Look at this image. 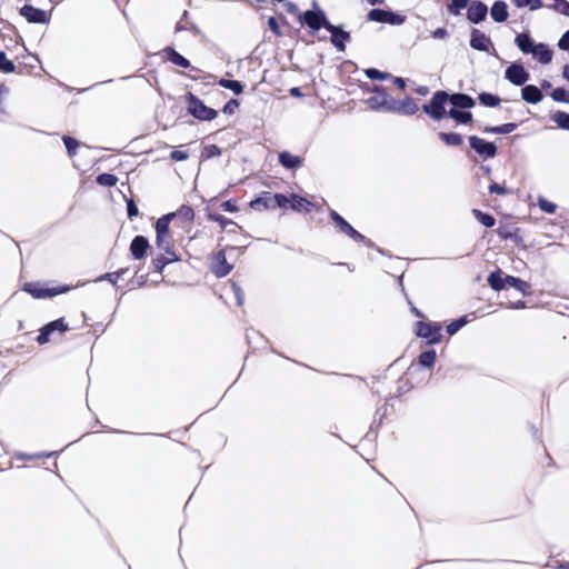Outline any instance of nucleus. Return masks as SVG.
I'll use <instances>...</instances> for the list:
<instances>
[{
    "label": "nucleus",
    "mask_w": 569,
    "mask_h": 569,
    "mask_svg": "<svg viewBox=\"0 0 569 569\" xmlns=\"http://www.w3.org/2000/svg\"><path fill=\"white\" fill-rule=\"evenodd\" d=\"M542 0H530V10L535 11L542 8Z\"/></svg>",
    "instance_id": "60"
},
{
    "label": "nucleus",
    "mask_w": 569,
    "mask_h": 569,
    "mask_svg": "<svg viewBox=\"0 0 569 569\" xmlns=\"http://www.w3.org/2000/svg\"><path fill=\"white\" fill-rule=\"evenodd\" d=\"M227 289L226 293H221L220 297L232 296L236 299L238 306H242L243 303V295L240 290V287H224Z\"/></svg>",
    "instance_id": "37"
},
{
    "label": "nucleus",
    "mask_w": 569,
    "mask_h": 569,
    "mask_svg": "<svg viewBox=\"0 0 569 569\" xmlns=\"http://www.w3.org/2000/svg\"><path fill=\"white\" fill-rule=\"evenodd\" d=\"M498 291V297L506 299L501 302L507 308L520 309L536 307L539 302L533 299L531 287H492Z\"/></svg>",
    "instance_id": "2"
},
{
    "label": "nucleus",
    "mask_w": 569,
    "mask_h": 569,
    "mask_svg": "<svg viewBox=\"0 0 569 569\" xmlns=\"http://www.w3.org/2000/svg\"><path fill=\"white\" fill-rule=\"evenodd\" d=\"M365 73L370 79L386 80L389 78L388 73L381 72L378 69L373 68L366 69Z\"/></svg>",
    "instance_id": "48"
},
{
    "label": "nucleus",
    "mask_w": 569,
    "mask_h": 569,
    "mask_svg": "<svg viewBox=\"0 0 569 569\" xmlns=\"http://www.w3.org/2000/svg\"><path fill=\"white\" fill-rule=\"evenodd\" d=\"M458 107H452V109L449 111V116L455 119L459 123H467L471 121L472 116L468 111H461L457 109Z\"/></svg>",
    "instance_id": "31"
},
{
    "label": "nucleus",
    "mask_w": 569,
    "mask_h": 569,
    "mask_svg": "<svg viewBox=\"0 0 569 569\" xmlns=\"http://www.w3.org/2000/svg\"><path fill=\"white\" fill-rule=\"evenodd\" d=\"M171 159L176 161H183L188 159V153L181 150H174L171 152Z\"/></svg>",
    "instance_id": "52"
},
{
    "label": "nucleus",
    "mask_w": 569,
    "mask_h": 569,
    "mask_svg": "<svg viewBox=\"0 0 569 569\" xmlns=\"http://www.w3.org/2000/svg\"><path fill=\"white\" fill-rule=\"evenodd\" d=\"M491 18L497 22H503L508 19V6L505 1H496L490 10Z\"/></svg>",
    "instance_id": "24"
},
{
    "label": "nucleus",
    "mask_w": 569,
    "mask_h": 569,
    "mask_svg": "<svg viewBox=\"0 0 569 569\" xmlns=\"http://www.w3.org/2000/svg\"><path fill=\"white\" fill-rule=\"evenodd\" d=\"M238 101L237 100H230L224 107H223V112L224 113H233L234 110L238 108Z\"/></svg>",
    "instance_id": "54"
},
{
    "label": "nucleus",
    "mask_w": 569,
    "mask_h": 569,
    "mask_svg": "<svg viewBox=\"0 0 569 569\" xmlns=\"http://www.w3.org/2000/svg\"><path fill=\"white\" fill-rule=\"evenodd\" d=\"M119 273H107L103 278V280H107L109 282L116 283L119 280Z\"/></svg>",
    "instance_id": "59"
},
{
    "label": "nucleus",
    "mask_w": 569,
    "mask_h": 569,
    "mask_svg": "<svg viewBox=\"0 0 569 569\" xmlns=\"http://www.w3.org/2000/svg\"><path fill=\"white\" fill-rule=\"evenodd\" d=\"M562 77L569 81V66H565L563 69H562Z\"/></svg>",
    "instance_id": "63"
},
{
    "label": "nucleus",
    "mask_w": 569,
    "mask_h": 569,
    "mask_svg": "<svg viewBox=\"0 0 569 569\" xmlns=\"http://www.w3.org/2000/svg\"><path fill=\"white\" fill-rule=\"evenodd\" d=\"M472 213L476 217V219L480 223H482L483 226H486V227H493L495 226L496 220H495V218L492 216L483 213V212H481L480 210H477V209L472 210Z\"/></svg>",
    "instance_id": "36"
},
{
    "label": "nucleus",
    "mask_w": 569,
    "mask_h": 569,
    "mask_svg": "<svg viewBox=\"0 0 569 569\" xmlns=\"http://www.w3.org/2000/svg\"><path fill=\"white\" fill-rule=\"evenodd\" d=\"M552 9L562 16L569 17V2L566 0H557Z\"/></svg>",
    "instance_id": "46"
},
{
    "label": "nucleus",
    "mask_w": 569,
    "mask_h": 569,
    "mask_svg": "<svg viewBox=\"0 0 569 569\" xmlns=\"http://www.w3.org/2000/svg\"><path fill=\"white\" fill-rule=\"evenodd\" d=\"M516 128H517L516 123H505L500 127L487 129L486 131L491 132V133L508 134V133H511L512 131H515Z\"/></svg>",
    "instance_id": "40"
},
{
    "label": "nucleus",
    "mask_w": 569,
    "mask_h": 569,
    "mask_svg": "<svg viewBox=\"0 0 569 569\" xmlns=\"http://www.w3.org/2000/svg\"><path fill=\"white\" fill-rule=\"evenodd\" d=\"M63 142H64L66 148L68 149L70 156H72L73 152H74V149L78 146V141L72 139V138H70V137H64L63 138Z\"/></svg>",
    "instance_id": "49"
},
{
    "label": "nucleus",
    "mask_w": 569,
    "mask_h": 569,
    "mask_svg": "<svg viewBox=\"0 0 569 569\" xmlns=\"http://www.w3.org/2000/svg\"><path fill=\"white\" fill-rule=\"evenodd\" d=\"M188 110L199 120L209 121L217 117V111L207 107L200 99L192 94L188 97Z\"/></svg>",
    "instance_id": "6"
},
{
    "label": "nucleus",
    "mask_w": 569,
    "mask_h": 569,
    "mask_svg": "<svg viewBox=\"0 0 569 569\" xmlns=\"http://www.w3.org/2000/svg\"><path fill=\"white\" fill-rule=\"evenodd\" d=\"M148 248L149 242L147 238L142 236L134 237L130 244V251L136 259H142L146 256Z\"/></svg>",
    "instance_id": "19"
},
{
    "label": "nucleus",
    "mask_w": 569,
    "mask_h": 569,
    "mask_svg": "<svg viewBox=\"0 0 569 569\" xmlns=\"http://www.w3.org/2000/svg\"><path fill=\"white\" fill-rule=\"evenodd\" d=\"M468 317L467 316H463L455 321H452L451 323H449L447 326V332L450 335V336H453L455 333H457L462 327H465L467 323H468Z\"/></svg>",
    "instance_id": "35"
},
{
    "label": "nucleus",
    "mask_w": 569,
    "mask_h": 569,
    "mask_svg": "<svg viewBox=\"0 0 569 569\" xmlns=\"http://www.w3.org/2000/svg\"><path fill=\"white\" fill-rule=\"evenodd\" d=\"M551 98L558 102L569 103V91L565 90L563 88H556L551 92Z\"/></svg>",
    "instance_id": "43"
},
{
    "label": "nucleus",
    "mask_w": 569,
    "mask_h": 569,
    "mask_svg": "<svg viewBox=\"0 0 569 569\" xmlns=\"http://www.w3.org/2000/svg\"><path fill=\"white\" fill-rule=\"evenodd\" d=\"M470 146L475 149L480 156L486 158H492L496 154L497 148L495 143L485 141L478 137L470 138Z\"/></svg>",
    "instance_id": "13"
},
{
    "label": "nucleus",
    "mask_w": 569,
    "mask_h": 569,
    "mask_svg": "<svg viewBox=\"0 0 569 569\" xmlns=\"http://www.w3.org/2000/svg\"><path fill=\"white\" fill-rule=\"evenodd\" d=\"M532 57L538 60L540 63L548 64L551 62L553 52L549 49V47L542 42L537 43L535 52Z\"/></svg>",
    "instance_id": "23"
},
{
    "label": "nucleus",
    "mask_w": 569,
    "mask_h": 569,
    "mask_svg": "<svg viewBox=\"0 0 569 569\" xmlns=\"http://www.w3.org/2000/svg\"><path fill=\"white\" fill-rule=\"evenodd\" d=\"M288 198H289L288 206H290V208L293 211H297V212H301V211L310 212L311 209L315 207V204L310 200H308L307 198L301 197L299 194L292 193Z\"/></svg>",
    "instance_id": "18"
},
{
    "label": "nucleus",
    "mask_w": 569,
    "mask_h": 569,
    "mask_svg": "<svg viewBox=\"0 0 569 569\" xmlns=\"http://www.w3.org/2000/svg\"><path fill=\"white\" fill-rule=\"evenodd\" d=\"M218 84L222 88L231 90L237 96L241 94L243 91L242 84L237 80L220 79Z\"/></svg>",
    "instance_id": "29"
},
{
    "label": "nucleus",
    "mask_w": 569,
    "mask_h": 569,
    "mask_svg": "<svg viewBox=\"0 0 569 569\" xmlns=\"http://www.w3.org/2000/svg\"><path fill=\"white\" fill-rule=\"evenodd\" d=\"M505 77L515 86H522L529 80V73L523 66L519 63H511L505 72Z\"/></svg>",
    "instance_id": "8"
},
{
    "label": "nucleus",
    "mask_w": 569,
    "mask_h": 569,
    "mask_svg": "<svg viewBox=\"0 0 569 569\" xmlns=\"http://www.w3.org/2000/svg\"><path fill=\"white\" fill-rule=\"evenodd\" d=\"M0 70L6 73H11L14 71L13 62L7 59L3 52H0Z\"/></svg>",
    "instance_id": "45"
},
{
    "label": "nucleus",
    "mask_w": 569,
    "mask_h": 569,
    "mask_svg": "<svg viewBox=\"0 0 569 569\" xmlns=\"http://www.w3.org/2000/svg\"><path fill=\"white\" fill-rule=\"evenodd\" d=\"M20 13L29 22H33V23H47L49 20L46 11H43L41 9H37L32 6L22 7L20 10Z\"/></svg>",
    "instance_id": "14"
},
{
    "label": "nucleus",
    "mask_w": 569,
    "mask_h": 569,
    "mask_svg": "<svg viewBox=\"0 0 569 569\" xmlns=\"http://www.w3.org/2000/svg\"><path fill=\"white\" fill-rule=\"evenodd\" d=\"M393 81L400 89H405L406 82L402 78L397 77Z\"/></svg>",
    "instance_id": "61"
},
{
    "label": "nucleus",
    "mask_w": 569,
    "mask_h": 569,
    "mask_svg": "<svg viewBox=\"0 0 569 569\" xmlns=\"http://www.w3.org/2000/svg\"><path fill=\"white\" fill-rule=\"evenodd\" d=\"M174 218V214H166L159 218L156 222V243L159 249L163 250L168 256L166 258H157L154 261L156 267L161 270L167 263L177 261L178 258L173 252L170 251L171 236L169 231L170 221Z\"/></svg>",
    "instance_id": "3"
},
{
    "label": "nucleus",
    "mask_w": 569,
    "mask_h": 569,
    "mask_svg": "<svg viewBox=\"0 0 569 569\" xmlns=\"http://www.w3.org/2000/svg\"><path fill=\"white\" fill-rule=\"evenodd\" d=\"M221 207L224 211H228V212H236L238 210L237 206L230 200L224 201L221 204Z\"/></svg>",
    "instance_id": "56"
},
{
    "label": "nucleus",
    "mask_w": 569,
    "mask_h": 569,
    "mask_svg": "<svg viewBox=\"0 0 569 569\" xmlns=\"http://www.w3.org/2000/svg\"><path fill=\"white\" fill-rule=\"evenodd\" d=\"M127 212H128L129 218L138 216L139 210H138V207L136 206V203L133 202V200L127 201Z\"/></svg>",
    "instance_id": "50"
},
{
    "label": "nucleus",
    "mask_w": 569,
    "mask_h": 569,
    "mask_svg": "<svg viewBox=\"0 0 569 569\" xmlns=\"http://www.w3.org/2000/svg\"><path fill=\"white\" fill-rule=\"evenodd\" d=\"M515 42L519 50L526 54H532L537 47V43L527 33H519L516 37Z\"/></svg>",
    "instance_id": "21"
},
{
    "label": "nucleus",
    "mask_w": 569,
    "mask_h": 569,
    "mask_svg": "<svg viewBox=\"0 0 569 569\" xmlns=\"http://www.w3.org/2000/svg\"><path fill=\"white\" fill-rule=\"evenodd\" d=\"M488 284H525V283L513 277H510V276H506V278H502V272L496 271V272H491L489 274Z\"/></svg>",
    "instance_id": "25"
},
{
    "label": "nucleus",
    "mask_w": 569,
    "mask_h": 569,
    "mask_svg": "<svg viewBox=\"0 0 569 569\" xmlns=\"http://www.w3.org/2000/svg\"><path fill=\"white\" fill-rule=\"evenodd\" d=\"M373 92L375 96L368 98L366 101L368 107L372 110H380L383 108L388 110V108L390 107L388 106V94L378 87L373 89Z\"/></svg>",
    "instance_id": "15"
},
{
    "label": "nucleus",
    "mask_w": 569,
    "mask_h": 569,
    "mask_svg": "<svg viewBox=\"0 0 569 569\" xmlns=\"http://www.w3.org/2000/svg\"><path fill=\"white\" fill-rule=\"evenodd\" d=\"M170 214H174V218H179L182 221H192L194 218L193 209L189 206H182L178 211Z\"/></svg>",
    "instance_id": "32"
},
{
    "label": "nucleus",
    "mask_w": 569,
    "mask_h": 569,
    "mask_svg": "<svg viewBox=\"0 0 569 569\" xmlns=\"http://www.w3.org/2000/svg\"><path fill=\"white\" fill-rule=\"evenodd\" d=\"M97 181L101 186H114L118 181V179L113 174L103 173L98 176Z\"/></svg>",
    "instance_id": "47"
},
{
    "label": "nucleus",
    "mask_w": 569,
    "mask_h": 569,
    "mask_svg": "<svg viewBox=\"0 0 569 569\" xmlns=\"http://www.w3.org/2000/svg\"><path fill=\"white\" fill-rule=\"evenodd\" d=\"M448 102L452 107H459L461 109H468L473 106V100L467 94L456 93L449 97L447 92L438 91L433 94L430 102L423 106V111L435 120H440L446 114V106Z\"/></svg>",
    "instance_id": "1"
},
{
    "label": "nucleus",
    "mask_w": 569,
    "mask_h": 569,
    "mask_svg": "<svg viewBox=\"0 0 569 569\" xmlns=\"http://www.w3.org/2000/svg\"><path fill=\"white\" fill-rule=\"evenodd\" d=\"M332 221L336 223L340 232L346 233L356 241H362L363 236L355 230L339 213L336 211L330 212Z\"/></svg>",
    "instance_id": "11"
},
{
    "label": "nucleus",
    "mask_w": 569,
    "mask_h": 569,
    "mask_svg": "<svg viewBox=\"0 0 569 569\" xmlns=\"http://www.w3.org/2000/svg\"><path fill=\"white\" fill-rule=\"evenodd\" d=\"M441 325L436 322L419 321L416 325V335L428 340V343L436 345L441 341Z\"/></svg>",
    "instance_id": "5"
},
{
    "label": "nucleus",
    "mask_w": 569,
    "mask_h": 569,
    "mask_svg": "<svg viewBox=\"0 0 569 569\" xmlns=\"http://www.w3.org/2000/svg\"><path fill=\"white\" fill-rule=\"evenodd\" d=\"M286 7H287L288 11L292 12V13H295L296 10H297L296 6L293 3H291V2H287Z\"/></svg>",
    "instance_id": "64"
},
{
    "label": "nucleus",
    "mask_w": 569,
    "mask_h": 569,
    "mask_svg": "<svg viewBox=\"0 0 569 569\" xmlns=\"http://www.w3.org/2000/svg\"><path fill=\"white\" fill-rule=\"evenodd\" d=\"M69 287H26L24 291L34 299H48L64 293Z\"/></svg>",
    "instance_id": "7"
},
{
    "label": "nucleus",
    "mask_w": 569,
    "mask_h": 569,
    "mask_svg": "<svg viewBox=\"0 0 569 569\" xmlns=\"http://www.w3.org/2000/svg\"><path fill=\"white\" fill-rule=\"evenodd\" d=\"M553 121L558 127L569 130V114L566 112L558 111L552 116Z\"/></svg>",
    "instance_id": "38"
},
{
    "label": "nucleus",
    "mask_w": 569,
    "mask_h": 569,
    "mask_svg": "<svg viewBox=\"0 0 569 569\" xmlns=\"http://www.w3.org/2000/svg\"><path fill=\"white\" fill-rule=\"evenodd\" d=\"M279 161L283 167L288 169L299 168L302 164V159L300 157L289 152H281L279 154Z\"/></svg>",
    "instance_id": "27"
},
{
    "label": "nucleus",
    "mask_w": 569,
    "mask_h": 569,
    "mask_svg": "<svg viewBox=\"0 0 569 569\" xmlns=\"http://www.w3.org/2000/svg\"><path fill=\"white\" fill-rule=\"evenodd\" d=\"M439 138L441 141H443L447 146H459L462 142V138L458 133H445L440 132Z\"/></svg>",
    "instance_id": "34"
},
{
    "label": "nucleus",
    "mask_w": 569,
    "mask_h": 569,
    "mask_svg": "<svg viewBox=\"0 0 569 569\" xmlns=\"http://www.w3.org/2000/svg\"><path fill=\"white\" fill-rule=\"evenodd\" d=\"M479 100L483 106H487V107H496L500 102V99L497 96L491 94V93H481L479 96Z\"/></svg>",
    "instance_id": "39"
},
{
    "label": "nucleus",
    "mask_w": 569,
    "mask_h": 569,
    "mask_svg": "<svg viewBox=\"0 0 569 569\" xmlns=\"http://www.w3.org/2000/svg\"><path fill=\"white\" fill-rule=\"evenodd\" d=\"M470 46L479 51H489L491 41L485 33L473 30L470 39Z\"/></svg>",
    "instance_id": "20"
},
{
    "label": "nucleus",
    "mask_w": 569,
    "mask_h": 569,
    "mask_svg": "<svg viewBox=\"0 0 569 569\" xmlns=\"http://www.w3.org/2000/svg\"><path fill=\"white\" fill-rule=\"evenodd\" d=\"M68 330V326L63 322L62 319H58L54 321H51L50 323L46 325L43 328L40 329V333L37 337V341L40 345H44L50 341L51 333L59 331L60 333Z\"/></svg>",
    "instance_id": "9"
},
{
    "label": "nucleus",
    "mask_w": 569,
    "mask_h": 569,
    "mask_svg": "<svg viewBox=\"0 0 569 569\" xmlns=\"http://www.w3.org/2000/svg\"><path fill=\"white\" fill-rule=\"evenodd\" d=\"M288 203H289V198L284 194L266 193L263 197H259V198L252 200L250 202V207L256 210H259L261 208L274 209V208H287Z\"/></svg>",
    "instance_id": "4"
},
{
    "label": "nucleus",
    "mask_w": 569,
    "mask_h": 569,
    "mask_svg": "<svg viewBox=\"0 0 569 569\" xmlns=\"http://www.w3.org/2000/svg\"><path fill=\"white\" fill-rule=\"evenodd\" d=\"M303 21L315 31L321 28L327 29V26L331 24L327 21L326 16L321 11H306L303 14Z\"/></svg>",
    "instance_id": "12"
},
{
    "label": "nucleus",
    "mask_w": 569,
    "mask_h": 569,
    "mask_svg": "<svg viewBox=\"0 0 569 569\" xmlns=\"http://www.w3.org/2000/svg\"><path fill=\"white\" fill-rule=\"evenodd\" d=\"M487 6L480 1H472L468 8L467 17L473 23H479L487 16Z\"/></svg>",
    "instance_id": "17"
},
{
    "label": "nucleus",
    "mask_w": 569,
    "mask_h": 569,
    "mask_svg": "<svg viewBox=\"0 0 569 569\" xmlns=\"http://www.w3.org/2000/svg\"><path fill=\"white\" fill-rule=\"evenodd\" d=\"M539 208L547 213H555L557 206L553 202L548 201L543 197L538 198Z\"/></svg>",
    "instance_id": "44"
},
{
    "label": "nucleus",
    "mask_w": 569,
    "mask_h": 569,
    "mask_svg": "<svg viewBox=\"0 0 569 569\" xmlns=\"http://www.w3.org/2000/svg\"><path fill=\"white\" fill-rule=\"evenodd\" d=\"M268 26H269V28H270V29H271L276 34H278V36L280 34V28H279V24H278L277 20H276L273 17L269 18V20H268Z\"/></svg>",
    "instance_id": "55"
},
{
    "label": "nucleus",
    "mask_w": 569,
    "mask_h": 569,
    "mask_svg": "<svg viewBox=\"0 0 569 569\" xmlns=\"http://www.w3.org/2000/svg\"><path fill=\"white\" fill-rule=\"evenodd\" d=\"M6 92H7V89L4 87H0V110H2L3 96Z\"/></svg>",
    "instance_id": "62"
},
{
    "label": "nucleus",
    "mask_w": 569,
    "mask_h": 569,
    "mask_svg": "<svg viewBox=\"0 0 569 569\" xmlns=\"http://www.w3.org/2000/svg\"><path fill=\"white\" fill-rule=\"evenodd\" d=\"M522 99L529 103H538L542 100L543 96L536 86H526L521 90Z\"/></svg>",
    "instance_id": "26"
},
{
    "label": "nucleus",
    "mask_w": 569,
    "mask_h": 569,
    "mask_svg": "<svg viewBox=\"0 0 569 569\" xmlns=\"http://www.w3.org/2000/svg\"><path fill=\"white\" fill-rule=\"evenodd\" d=\"M489 191L491 193L506 194L508 191L503 186H500L496 182L491 183L489 187Z\"/></svg>",
    "instance_id": "53"
},
{
    "label": "nucleus",
    "mask_w": 569,
    "mask_h": 569,
    "mask_svg": "<svg viewBox=\"0 0 569 569\" xmlns=\"http://www.w3.org/2000/svg\"><path fill=\"white\" fill-rule=\"evenodd\" d=\"M204 157L211 158L220 154V150L217 146H208L203 152Z\"/></svg>",
    "instance_id": "51"
},
{
    "label": "nucleus",
    "mask_w": 569,
    "mask_h": 569,
    "mask_svg": "<svg viewBox=\"0 0 569 569\" xmlns=\"http://www.w3.org/2000/svg\"><path fill=\"white\" fill-rule=\"evenodd\" d=\"M369 19L378 22L395 23V14L381 9H373L369 13Z\"/></svg>",
    "instance_id": "28"
},
{
    "label": "nucleus",
    "mask_w": 569,
    "mask_h": 569,
    "mask_svg": "<svg viewBox=\"0 0 569 569\" xmlns=\"http://www.w3.org/2000/svg\"><path fill=\"white\" fill-rule=\"evenodd\" d=\"M510 1L518 9H521L525 7H528L530 9V0H510Z\"/></svg>",
    "instance_id": "57"
},
{
    "label": "nucleus",
    "mask_w": 569,
    "mask_h": 569,
    "mask_svg": "<svg viewBox=\"0 0 569 569\" xmlns=\"http://www.w3.org/2000/svg\"><path fill=\"white\" fill-rule=\"evenodd\" d=\"M327 30L331 32V42L332 44L339 50H345V43L349 40V33L343 31L342 29L333 26L328 24Z\"/></svg>",
    "instance_id": "16"
},
{
    "label": "nucleus",
    "mask_w": 569,
    "mask_h": 569,
    "mask_svg": "<svg viewBox=\"0 0 569 569\" xmlns=\"http://www.w3.org/2000/svg\"><path fill=\"white\" fill-rule=\"evenodd\" d=\"M167 58L173 64H177L182 68H188L190 66L189 60L176 52L172 49L167 50Z\"/></svg>",
    "instance_id": "30"
},
{
    "label": "nucleus",
    "mask_w": 569,
    "mask_h": 569,
    "mask_svg": "<svg viewBox=\"0 0 569 569\" xmlns=\"http://www.w3.org/2000/svg\"><path fill=\"white\" fill-rule=\"evenodd\" d=\"M432 37L436 39H445L447 37V30L445 28H438L432 32Z\"/></svg>",
    "instance_id": "58"
},
{
    "label": "nucleus",
    "mask_w": 569,
    "mask_h": 569,
    "mask_svg": "<svg viewBox=\"0 0 569 569\" xmlns=\"http://www.w3.org/2000/svg\"><path fill=\"white\" fill-rule=\"evenodd\" d=\"M211 220L217 221L222 229H228V227L239 228L238 224L220 214H209Z\"/></svg>",
    "instance_id": "42"
},
{
    "label": "nucleus",
    "mask_w": 569,
    "mask_h": 569,
    "mask_svg": "<svg viewBox=\"0 0 569 569\" xmlns=\"http://www.w3.org/2000/svg\"><path fill=\"white\" fill-rule=\"evenodd\" d=\"M436 357L435 350L425 351L419 356V363L422 367L431 368L435 365Z\"/></svg>",
    "instance_id": "33"
},
{
    "label": "nucleus",
    "mask_w": 569,
    "mask_h": 569,
    "mask_svg": "<svg viewBox=\"0 0 569 569\" xmlns=\"http://www.w3.org/2000/svg\"><path fill=\"white\" fill-rule=\"evenodd\" d=\"M418 109L419 108H418L417 103L411 98H407V99L402 100L401 102L388 108V110H390V111L400 112V113H403L407 116L415 114L418 111Z\"/></svg>",
    "instance_id": "22"
},
{
    "label": "nucleus",
    "mask_w": 569,
    "mask_h": 569,
    "mask_svg": "<svg viewBox=\"0 0 569 569\" xmlns=\"http://www.w3.org/2000/svg\"><path fill=\"white\" fill-rule=\"evenodd\" d=\"M468 1L469 0H451L450 6L448 7L449 12L455 16L460 14V11L468 6Z\"/></svg>",
    "instance_id": "41"
},
{
    "label": "nucleus",
    "mask_w": 569,
    "mask_h": 569,
    "mask_svg": "<svg viewBox=\"0 0 569 569\" xmlns=\"http://www.w3.org/2000/svg\"><path fill=\"white\" fill-rule=\"evenodd\" d=\"M210 269L217 277H223L231 270V266L227 262L222 251L214 253L210 259Z\"/></svg>",
    "instance_id": "10"
}]
</instances>
